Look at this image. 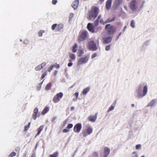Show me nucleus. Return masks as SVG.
<instances>
[{
  "instance_id": "obj_1",
  "label": "nucleus",
  "mask_w": 157,
  "mask_h": 157,
  "mask_svg": "<svg viewBox=\"0 0 157 157\" xmlns=\"http://www.w3.org/2000/svg\"><path fill=\"white\" fill-rule=\"evenodd\" d=\"M98 8L96 6H93L90 11H88L87 17L88 20L94 19L97 16L98 13Z\"/></svg>"
},
{
  "instance_id": "obj_2",
  "label": "nucleus",
  "mask_w": 157,
  "mask_h": 157,
  "mask_svg": "<svg viewBox=\"0 0 157 157\" xmlns=\"http://www.w3.org/2000/svg\"><path fill=\"white\" fill-rule=\"evenodd\" d=\"M142 85L140 84L139 86L138 89L136 91L137 96L139 98H141L144 96L146 95L147 92V85H146L144 86L142 93Z\"/></svg>"
},
{
  "instance_id": "obj_3",
  "label": "nucleus",
  "mask_w": 157,
  "mask_h": 157,
  "mask_svg": "<svg viewBox=\"0 0 157 157\" xmlns=\"http://www.w3.org/2000/svg\"><path fill=\"white\" fill-rule=\"evenodd\" d=\"M92 128L89 125L86 126L83 129L82 132L83 136L86 137L90 135L93 132Z\"/></svg>"
},
{
  "instance_id": "obj_4",
  "label": "nucleus",
  "mask_w": 157,
  "mask_h": 157,
  "mask_svg": "<svg viewBox=\"0 0 157 157\" xmlns=\"http://www.w3.org/2000/svg\"><path fill=\"white\" fill-rule=\"evenodd\" d=\"M87 32L85 30H83L79 33V36L78 38L79 42H81L85 40L87 36Z\"/></svg>"
},
{
  "instance_id": "obj_5",
  "label": "nucleus",
  "mask_w": 157,
  "mask_h": 157,
  "mask_svg": "<svg viewBox=\"0 0 157 157\" xmlns=\"http://www.w3.org/2000/svg\"><path fill=\"white\" fill-rule=\"evenodd\" d=\"M63 94L61 92L57 93L53 98L52 101L53 102L56 103L59 102L63 97Z\"/></svg>"
},
{
  "instance_id": "obj_6",
  "label": "nucleus",
  "mask_w": 157,
  "mask_h": 157,
  "mask_svg": "<svg viewBox=\"0 0 157 157\" xmlns=\"http://www.w3.org/2000/svg\"><path fill=\"white\" fill-rule=\"evenodd\" d=\"M129 6L132 10L136 11L138 7L136 0H132L129 4Z\"/></svg>"
},
{
  "instance_id": "obj_7",
  "label": "nucleus",
  "mask_w": 157,
  "mask_h": 157,
  "mask_svg": "<svg viewBox=\"0 0 157 157\" xmlns=\"http://www.w3.org/2000/svg\"><path fill=\"white\" fill-rule=\"evenodd\" d=\"M89 57L88 56H86L84 57L80 58L77 63V65L82 64L86 63L88 61Z\"/></svg>"
},
{
  "instance_id": "obj_8",
  "label": "nucleus",
  "mask_w": 157,
  "mask_h": 157,
  "mask_svg": "<svg viewBox=\"0 0 157 157\" xmlns=\"http://www.w3.org/2000/svg\"><path fill=\"white\" fill-rule=\"evenodd\" d=\"M88 48L92 51H95L97 50L96 44L93 41H90L88 42Z\"/></svg>"
},
{
  "instance_id": "obj_9",
  "label": "nucleus",
  "mask_w": 157,
  "mask_h": 157,
  "mask_svg": "<svg viewBox=\"0 0 157 157\" xmlns=\"http://www.w3.org/2000/svg\"><path fill=\"white\" fill-rule=\"evenodd\" d=\"M105 29L107 30L108 33L110 34H113L115 32L114 27L113 25H111L110 24H107L105 26Z\"/></svg>"
},
{
  "instance_id": "obj_10",
  "label": "nucleus",
  "mask_w": 157,
  "mask_h": 157,
  "mask_svg": "<svg viewBox=\"0 0 157 157\" xmlns=\"http://www.w3.org/2000/svg\"><path fill=\"white\" fill-rule=\"evenodd\" d=\"M110 149L108 147L104 148V150L103 154H100L101 157H108L110 154Z\"/></svg>"
},
{
  "instance_id": "obj_11",
  "label": "nucleus",
  "mask_w": 157,
  "mask_h": 157,
  "mask_svg": "<svg viewBox=\"0 0 157 157\" xmlns=\"http://www.w3.org/2000/svg\"><path fill=\"white\" fill-rule=\"evenodd\" d=\"M63 27L62 24H59L57 25L56 24H53L52 27V29L54 30L55 29L56 31H59L61 30Z\"/></svg>"
},
{
  "instance_id": "obj_12",
  "label": "nucleus",
  "mask_w": 157,
  "mask_h": 157,
  "mask_svg": "<svg viewBox=\"0 0 157 157\" xmlns=\"http://www.w3.org/2000/svg\"><path fill=\"white\" fill-rule=\"evenodd\" d=\"M82 127L81 124L78 123L75 125L73 128V131L75 132L78 133L81 131Z\"/></svg>"
},
{
  "instance_id": "obj_13",
  "label": "nucleus",
  "mask_w": 157,
  "mask_h": 157,
  "mask_svg": "<svg viewBox=\"0 0 157 157\" xmlns=\"http://www.w3.org/2000/svg\"><path fill=\"white\" fill-rule=\"evenodd\" d=\"M97 113H96L94 116L90 115L88 117V119L89 121L92 122H94L97 118Z\"/></svg>"
},
{
  "instance_id": "obj_14",
  "label": "nucleus",
  "mask_w": 157,
  "mask_h": 157,
  "mask_svg": "<svg viewBox=\"0 0 157 157\" xmlns=\"http://www.w3.org/2000/svg\"><path fill=\"white\" fill-rule=\"evenodd\" d=\"M87 28L89 31L91 32L92 33L94 32V27L92 24L90 23H88L87 25Z\"/></svg>"
},
{
  "instance_id": "obj_15",
  "label": "nucleus",
  "mask_w": 157,
  "mask_h": 157,
  "mask_svg": "<svg viewBox=\"0 0 157 157\" xmlns=\"http://www.w3.org/2000/svg\"><path fill=\"white\" fill-rule=\"evenodd\" d=\"M79 3L78 0H75L73 2L72 4V6L75 10L77 8Z\"/></svg>"
},
{
  "instance_id": "obj_16",
  "label": "nucleus",
  "mask_w": 157,
  "mask_h": 157,
  "mask_svg": "<svg viewBox=\"0 0 157 157\" xmlns=\"http://www.w3.org/2000/svg\"><path fill=\"white\" fill-rule=\"evenodd\" d=\"M46 63H43L41 64L38 65L36 66L35 68L36 71H39L42 69L43 67L45 66L46 65Z\"/></svg>"
},
{
  "instance_id": "obj_17",
  "label": "nucleus",
  "mask_w": 157,
  "mask_h": 157,
  "mask_svg": "<svg viewBox=\"0 0 157 157\" xmlns=\"http://www.w3.org/2000/svg\"><path fill=\"white\" fill-rule=\"evenodd\" d=\"M112 1L111 0H108L106 3V7L107 10L110 9L111 6Z\"/></svg>"
},
{
  "instance_id": "obj_18",
  "label": "nucleus",
  "mask_w": 157,
  "mask_h": 157,
  "mask_svg": "<svg viewBox=\"0 0 157 157\" xmlns=\"http://www.w3.org/2000/svg\"><path fill=\"white\" fill-rule=\"evenodd\" d=\"M104 43L107 44L110 43L111 40L112 38L110 37H105L103 38Z\"/></svg>"
},
{
  "instance_id": "obj_19",
  "label": "nucleus",
  "mask_w": 157,
  "mask_h": 157,
  "mask_svg": "<svg viewBox=\"0 0 157 157\" xmlns=\"http://www.w3.org/2000/svg\"><path fill=\"white\" fill-rule=\"evenodd\" d=\"M90 88L87 87L83 90L82 92V94L84 95H86L89 91Z\"/></svg>"
},
{
  "instance_id": "obj_20",
  "label": "nucleus",
  "mask_w": 157,
  "mask_h": 157,
  "mask_svg": "<svg viewBox=\"0 0 157 157\" xmlns=\"http://www.w3.org/2000/svg\"><path fill=\"white\" fill-rule=\"evenodd\" d=\"M115 17H114L112 19L109 18L106 20L103 23V25H104L106 23H109L114 21L115 20Z\"/></svg>"
},
{
  "instance_id": "obj_21",
  "label": "nucleus",
  "mask_w": 157,
  "mask_h": 157,
  "mask_svg": "<svg viewBox=\"0 0 157 157\" xmlns=\"http://www.w3.org/2000/svg\"><path fill=\"white\" fill-rule=\"evenodd\" d=\"M84 54V50L82 49H80L77 52V55L78 57H80Z\"/></svg>"
},
{
  "instance_id": "obj_22",
  "label": "nucleus",
  "mask_w": 157,
  "mask_h": 157,
  "mask_svg": "<svg viewBox=\"0 0 157 157\" xmlns=\"http://www.w3.org/2000/svg\"><path fill=\"white\" fill-rule=\"evenodd\" d=\"M44 128V126L43 125L40 126L39 128L38 129V132L36 135V136L39 135L41 131L43 130Z\"/></svg>"
},
{
  "instance_id": "obj_23",
  "label": "nucleus",
  "mask_w": 157,
  "mask_h": 157,
  "mask_svg": "<svg viewBox=\"0 0 157 157\" xmlns=\"http://www.w3.org/2000/svg\"><path fill=\"white\" fill-rule=\"evenodd\" d=\"M49 110V108L48 107H46L42 110L41 112V114L42 115H44Z\"/></svg>"
},
{
  "instance_id": "obj_24",
  "label": "nucleus",
  "mask_w": 157,
  "mask_h": 157,
  "mask_svg": "<svg viewBox=\"0 0 157 157\" xmlns=\"http://www.w3.org/2000/svg\"><path fill=\"white\" fill-rule=\"evenodd\" d=\"M77 44L76 43L74 44V46L72 48V52L74 53H75L77 51Z\"/></svg>"
},
{
  "instance_id": "obj_25",
  "label": "nucleus",
  "mask_w": 157,
  "mask_h": 157,
  "mask_svg": "<svg viewBox=\"0 0 157 157\" xmlns=\"http://www.w3.org/2000/svg\"><path fill=\"white\" fill-rule=\"evenodd\" d=\"M59 153L58 151H56L53 154L49 155V157H58Z\"/></svg>"
},
{
  "instance_id": "obj_26",
  "label": "nucleus",
  "mask_w": 157,
  "mask_h": 157,
  "mask_svg": "<svg viewBox=\"0 0 157 157\" xmlns=\"http://www.w3.org/2000/svg\"><path fill=\"white\" fill-rule=\"evenodd\" d=\"M155 103V100H152L148 104V106H152Z\"/></svg>"
},
{
  "instance_id": "obj_27",
  "label": "nucleus",
  "mask_w": 157,
  "mask_h": 157,
  "mask_svg": "<svg viewBox=\"0 0 157 157\" xmlns=\"http://www.w3.org/2000/svg\"><path fill=\"white\" fill-rule=\"evenodd\" d=\"M52 86V84L50 82L48 84L46 87H45V89L46 90H48L51 89V87Z\"/></svg>"
},
{
  "instance_id": "obj_28",
  "label": "nucleus",
  "mask_w": 157,
  "mask_h": 157,
  "mask_svg": "<svg viewBox=\"0 0 157 157\" xmlns=\"http://www.w3.org/2000/svg\"><path fill=\"white\" fill-rule=\"evenodd\" d=\"M69 56L70 58L72 60H74L75 59V55L72 53H69Z\"/></svg>"
},
{
  "instance_id": "obj_29",
  "label": "nucleus",
  "mask_w": 157,
  "mask_h": 157,
  "mask_svg": "<svg viewBox=\"0 0 157 157\" xmlns=\"http://www.w3.org/2000/svg\"><path fill=\"white\" fill-rule=\"evenodd\" d=\"M40 113H39L38 114H33L32 116V117L34 120H35L36 117H39L40 116Z\"/></svg>"
},
{
  "instance_id": "obj_30",
  "label": "nucleus",
  "mask_w": 157,
  "mask_h": 157,
  "mask_svg": "<svg viewBox=\"0 0 157 157\" xmlns=\"http://www.w3.org/2000/svg\"><path fill=\"white\" fill-rule=\"evenodd\" d=\"M30 124H31V122H29V124H28V125L27 126H25V127H24V131H27L29 127H30Z\"/></svg>"
},
{
  "instance_id": "obj_31",
  "label": "nucleus",
  "mask_w": 157,
  "mask_h": 157,
  "mask_svg": "<svg viewBox=\"0 0 157 157\" xmlns=\"http://www.w3.org/2000/svg\"><path fill=\"white\" fill-rule=\"evenodd\" d=\"M42 83V82L40 83H39L38 85L36 87V90H37L39 91L40 90Z\"/></svg>"
},
{
  "instance_id": "obj_32",
  "label": "nucleus",
  "mask_w": 157,
  "mask_h": 157,
  "mask_svg": "<svg viewBox=\"0 0 157 157\" xmlns=\"http://www.w3.org/2000/svg\"><path fill=\"white\" fill-rule=\"evenodd\" d=\"M16 153L14 152H12L9 155V157H13L16 156Z\"/></svg>"
},
{
  "instance_id": "obj_33",
  "label": "nucleus",
  "mask_w": 157,
  "mask_h": 157,
  "mask_svg": "<svg viewBox=\"0 0 157 157\" xmlns=\"http://www.w3.org/2000/svg\"><path fill=\"white\" fill-rule=\"evenodd\" d=\"M47 71H46L44 72V73H43L41 77V79H43L47 75Z\"/></svg>"
},
{
  "instance_id": "obj_34",
  "label": "nucleus",
  "mask_w": 157,
  "mask_h": 157,
  "mask_svg": "<svg viewBox=\"0 0 157 157\" xmlns=\"http://www.w3.org/2000/svg\"><path fill=\"white\" fill-rule=\"evenodd\" d=\"M92 155L93 157H98V154L97 152H94L92 153Z\"/></svg>"
},
{
  "instance_id": "obj_35",
  "label": "nucleus",
  "mask_w": 157,
  "mask_h": 157,
  "mask_svg": "<svg viewBox=\"0 0 157 157\" xmlns=\"http://www.w3.org/2000/svg\"><path fill=\"white\" fill-rule=\"evenodd\" d=\"M73 126V125L72 124H68L66 128L67 129H69L71 128H72Z\"/></svg>"
},
{
  "instance_id": "obj_36",
  "label": "nucleus",
  "mask_w": 157,
  "mask_h": 157,
  "mask_svg": "<svg viewBox=\"0 0 157 157\" xmlns=\"http://www.w3.org/2000/svg\"><path fill=\"white\" fill-rule=\"evenodd\" d=\"M44 30H40L38 32V36H42L43 33H44Z\"/></svg>"
},
{
  "instance_id": "obj_37",
  "label": "nucleus",
  "mask_w": 157,
  "mask_h": 157,
  "mask_svg": "<svg viewBox=\"0 0 157 157\" xmlns=\"http://www.w3.org/2000/svg\"><path fill=\"white\" fill-rule=\"evenodd\" d=\"M114 109V107L113 105H111L110 107L107 110L108 112H109L113 110Z\"/></svg>"
},
{
  "instance_id": "obj_38",
  "label": "nucleus",
  "mask_w": 157,
  "mask_h": 157,
  "mask_svg": "<svg viewBox=\"0 0 157 157\" xmlns=\"http://www.w3.org/2000/svg\"><path fill=\"white\" fill-rule=\"evenodd\" d=\"M135 22L133 20H132L131 23L130 25L133 28H134L135 27Z\"/></svg>"
},
{
  "instance_id": "obj_39",
  "label": "nucleus",
  "mask_w": 157,
  "mask_h": 157,
  "mask_svg": "<svg viewBox=\"0 0 157 157\" xmlns=\"http://www.w3.org/2000/svg\"><path fill=\"white\" fill-rule=\"evenodd\" d=\"M53 67H55L57 69H59V65L58 64H53L52 65Z\"/></svg>"
},
{
  "instance_id": "obj_40",
  "label": "nucleus",
  "mask_w": 157,
  "mask_h": 157,
  "mask_svg": "<svg viewBox=\"0 0 157 157\" xmlns=\"http://www.w3.org/2000/svg\"><path fill=\"white\" fill-rule=\"evenodd\" d=\"M74 14L73 13H71L69 17V21H71L72 18L73 17Z\"/></svg>"
},
{
  "instance_id": "obj_41",
  "label": "nucleus",
  "mask_w": 157,
  "mask_h": 157,
  "mask_svg": "<svg viewBox=\"0 0 157 157\" xmlns=\"http://www.w3.org/2000/svg\"><path fill=\"white\" fill-rule=\"evenodd\" d=\"M110 45H107L105 48V50L107 51H108L109 50L110 48Z\"/></svg>"
},
{
  "instance_id": "obj_42",
  "label": "nucleus",
  "mask_w": 157,
  "mask_h": 157,
  "mask_svg": "<svg viewBox=\"0 0 157 157\" xmlns=\"http://www.w3.org/2000/svg\"><path fill=\"white\" fill-rule=\"evenodd\" d=\"M99 23V21L96 20L94 22V25L95 26H97L98 25Z\"/></svg>"
},
{
  "instance_id": "obj_43",
  "label": "nucleus",
  "mask_w": 157,
  "mask_h": 157,
  "mask_svg": "<svg viewBox=\"0 0 157 157\" xmlns=\"http://www.w3.org/2000/svg\"><path fill=\"white\" fill-rule=\"evenodd\" d=\"M53 68V66H52V65H51L50 67L48 69V72H50L52 70Z\"/></svg>"
},
{
  "instance_id": "obj_44",
  "label": "nucleus",
  "mask_w": 157,
  "mask_h": 157,
  "mask_svg": "<svg viewBox=\"0 0 157 157\" xmlns=\"http://www.w3.org/2000/svg\"><path fill=\"white\" fill-rule=\"evenodd\" d=\"M33 112L36 113H38V109L37 107H36L33 110Z\"/></svg>"
},
{
  "instance_id": "obj_45",
  "label": "nucleus",
  "mask_w": 157,
  "mask_h": 157,
  "mask_svg": "<svg viewBox=\"0 0 157 157\" xmlns=\"http://www.w3.org/2000/svg\"><path fill=\"white\" fill-rule=\"evenodd\" d=\"M69 61L70 62V63H68L67 65L68 67H70L73 65V63H71V60H69Z\"/></svg>"
},
{
  "instance_id": "obj_46",
  "label": "nucleus",
  "mask_w": 157,
  "mask_h": 157,
  "mask_svg": "<svg viewBox=\"0 0 157 157\" xmlns=\"http://www.w3.org/2000/svg\"><path fill=\"white\" fill-rule=\"evenodd\" d=\"M74 95L76 97V100H77V99L78 98V92H75L74 94Z\"/></svg>"
},
{
  "instance_id": "obj_47",
  "label": "nucleus",
  "mask_w": 157,
  "mask_h": 157,
  "mask_svg": "<svg viewBox=\"0 0 157 157\" xmlns=\"http://www.w3.org/2000/svg\"><path fill=\"white\" fill-rule=\"evenodd\" d=\"M97 56L96 54L95 53H94L92 54L91 56V58L92 59H93L95 57Z\"/></svg>"
},
{
  "instance_id": "obj_48",
  "label": "nucleus",
  "mask_w": 157,
  "mask_h": 157,
  "mask_svg": "<svg viewBox=\"0 0 157 157\" xmlns=\"http://www.w3.org/2000/svg\"><path fill=\"white\" fill-rule=\"evenodd\" d=\"M57 2V0H52V3L53 4L55 5Z\"/></svg>"
},
{
  "instance_id": "obj_49",
  "label": "nucleus",
  "mask_w": 157,
  "mask_h": 157,
  "mask_svg": "<svg viewBox=\"0 0 157 157\" xmlns=\"http://www.w3.org/2000/svg\"><path fill=\"white\" fill-rule=\"evenodd\" d=\"M141 147V145L140 144H137L136 146V149H138L139 148H140Z\"/></svg>"
},
{
  "instance_id": "obj_50",
  "label": "nucleus",
  "mask_w": 157,
  "mask_h": 157,
  "mask_svg": "<svg viewBox=\"0 0 157 157\" xmlns=\"http://www.w3.org/2000/svg\"><path fill=\"white\" fill-rule=\"evenodd\" d=\"M69 131V130H68L67 128L63 130V132H67Z\"/></svg>"
},
{
  "instance_id": "obj_51",
  "label": "nucleus",
  "mask_w": 157,
  "mask_h": 157,
  "mask_svg": "<svg viewBox=\"0 0 157 157\" xmlns=\"http://www.w3.org/2000/svg\"><path fill=\"white\" fill-rule=\"evenodd\" d=\"M56 119V117H54L52 119L51 121L52 122L54 121Z\"/></svg>"
},
{
  "instance_id": "obj_52",
  "label": "nucleus",
  "mask_w": 157,
  "mask_h": 157,
  "mask_svg": "<svg viewBox=\"0 0 157 157\" xmlns=\"http://www.w3.org/2000/svg\"><path fill=\"white\" fill-rule=\"evenodd\" d=\"M101 16L100 15H99L98 17V18H97V20H98V21H99L101 19Z\"/></svg>"
},
{
  "instance_id": "obj_53",
  "label": "nucleus",
  "mask_w": 157,
  "mask_h": 157,
  "mask_svg": "<svg viewBox=\"0 0 157 157\" xmlns=\"http://www.w3.org/2000/svg\"><path fill=\"white\" fill-rule=\"evenodd\" d=\"M99 21H100V23H102L103 24V23H104V22L103 21V20L102 19H100Z\"/></svg>"
},
{
  "instance_id": "obj_54",
  "label": "nucleus",
  "mask_w": 157,
  "mask_h": 157,
  "mask_svg": "<svg viewBox=\"0 0 157 157\" xmlns=\"http://www.w3.org/2000/svg\"><path fill=\"white\" fill-rule=\"evenodd\" d=\"M31 157H36V155H35V153H33Z\"/></svg>"
},
{
  "instance_id": "obj_55",
  "label": "nucleus",
  "mask_w": 157,
  "mask_h": 157,
  "mask_svg": "<svg viewBox=\"0 0 157 157\" xmlns=\"http://www.w3.org/2000/svg\"><path fill=\"white\" fill-rule=\"evenodd\" d=\"M26 155H27V153H25L24 154L22 157H26Z\"/></svg>"
},
{
  "instance_id": "obj_56",
  "label": "nucleus",
  "mask_w": 157,
  "mask_h": 157,
  "mask_svg": "<svg viewBox=\"0 0 157 157\" xmlns=\"http://www.w3.org/2000/svg\"><path fill=\"white\" fill-rule=\"evenodd\" d=\"M74 109V107H71V111H73Z\"/></svg>"
},
{
  "instance_id": "obj_57",
  "label": "nucleus",
  "mask_w": 157,
  "mask_h": 157,
  "mask_svg": "<svg viewBox=\"0 0 157 157\" xmlns=\"http://www.w3.org/2000/svg\"><path fill=\"white\" fill-rule=\"evenodd\" d=\"M57 72V71H55L54 72V75H56Z\"/></svg>"
},
{
  "instance_id": "obj_58",
  "label": "nucleus",
  "mask_w": 157,
  "mask_h": 157,
  "mask_svg": "<svg viewBox=\"0 0 157 157\" xmlns=\"http://www.w3.org/2000/svg\"><path fill=\"white\" fill-rule=\"evenodd\" d=\"M126 28H127V27L126 26H125L124 27V30L126 29Z\"/></svg>"
},
{
  "instance_id": "obj_59",
  "label": "nucleus",
  "mask_w": 157,
  "mask_h": 157,
  "mask_svg": "<svg viewBox=\"0 0 157 157\" xmlns=\"http://www.w3.org/2000/svg\"><path fill=\"white\" fill-rule=\"evenodd\" d=\"M122 34V33L121 32L120 33H119V35L118 36V38L119 37V36H120Z\"/></svg>"
},
{
  "instance_id": "obj_60",
  "label": "nucleus",
  "mask_w": 157,
  "mask_h": 157,
  "mask_svg": "<svg viewBox=\"0 0 157 157\" xmlns=\"http://www.w3.org/2000/svg\"><path fill=\"white\" fill-rule=\"evenodd\" d=\"M39 113H34V112H33V114H38Z\"/></svg>"
},
{
  "instance_id": "obj_61",
  "label": "nucleus",
  "mask_w": 157,
  "mask_h": 157,
  "mask_svg": "<svg viewBox=\"0 0 157 157\" xmlns=\"http://www.w3.org/2000/svg\"><path fill=\"white\" fill-rule=\"evenodd\" d=\"M134 105H134V104H132V107H134Z\"/></svg>"
},
{
  "instance_id": "obj_62",
  "label": "nucleus",
  "mask_w": 157,
  "mask_h": 157,
  "mask_svg": "<svg viewBox=\"0 0 157 157\" xmlns=\"http://www.w3.org/2000/svg\"><path fill=\"white\" fill-rule=\"evenodd\" d=\"M132 154H136V153L135 152H132Z\"/></svg>"
},
{
  "instance_id": "obj_63",
  "label": "nucleus",
  "mask_w": 157,
  "mask_h": 157,
  "mask_svg": "<svg viewBox=\"0 0 157 157\" xmlns=\"http://www.w3.org/2000/svg\"><path fill=\"white\" fill-rule=\"evenodd\" d=\"M25 42H27L28 41V40H25V41H24V43H25Z\"/></svg>"
},
{
  "instance_id": "obj_64",
  "label": "nucleus",
  "mask_w": 157,
  "mask_h": 157,
  "mask_svg": "<svg viewBox=\"0 0 157 157\" xmlns=\"http://www.w3.org/2000/svg\"><path fill=\"white\" fill-rule=\"evenodd\" d=\"M141 157H145L144 156H142Z\"/></svg>"
}]
</instances>
